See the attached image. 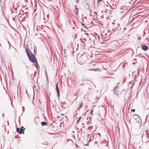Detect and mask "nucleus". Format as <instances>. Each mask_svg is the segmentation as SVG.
<instances>
[{"label":"nucleus","instance_id":"obj_1","mask_svg":"<svg viewBox=\"0 0 149 149\" xmlns=\"http://www.w3.org/2000/svg\"><path fill=\"white\" fill-rule=\"evenodd\" d=\"M26 51L27 56L29 61L33 63H35V66L37 70L38 71V69L40 67L35 56L29 50L28 48H26Z\"/></svg>","mask_w":149,"mask_h":149},{"label":"nucleus","instance_id":"obj_2","mask_svg":"<svg viewBox=\"0 0 149 149\" xmlns=\"http://www.w3.org/2000/svg\"><path fill=\"white\" fill-rule=\"evenodd\" d=\"M87 59V57L86 56L82 55L80 57L79 60L80 63H83L85 62Z\"/></svg>","mask_w":149,"mask_h":149},{"label":"nucleus","instance_id":"obj_3","mask_svg":"<svg viewBox=\"0 0 149 149\" xmlns=\"http://www.w3.org/2000/svg\"><path fill=\"white\" fill-rule=\"evenodd\" d=\"M133 118L135 120V121L138 123H141V121L140 116L137 114H135L133 116Z\"/></svg>","mask_w":149,"mask_h":149},{"label":"nucleus","instance_id":"obj_4","mask_svg":"<svg viewBox=\"0 0 149 149\" xmlns=\"http://www.w3.org/2000/svg\"><path fill=\"white\" fill-rule=\"evenodd\" d=\"M25 128H24V129H21V128H20V129H19V128H17V132L19 133V134H24V131L25 130Z\"/></svg>","mask_w":149,"mask_h":149},{"label":"nucleus","instance_id":"obj_5","mask_svg":"<svg viewBox=\"0 0 149 149\" xmlns=\"http://www.w3.org/2000/svg\"><path fill=\"white\" fill-rule=\"evenodd\" d=\"M141 48L143 50L145 51H146L148 49V46L146 45H141Z\"/></svg>","mask_w":149,"mask_h":149},{"label":"nucleus","instance_id":"obj_6","mask_svg":"<svg viewBox=\"0 0 149 149\" xmlns=\"http://www.w3.org/2000/svg\"><path fill=\"white\" fill-rule=\"evenodd\" d=\"M56 89L57 93V96L59 97V96L60 92L58 86V83L56 84Z\"/></svg>","mask_w":149,"mask_h":149},{"label":"nucleus","instance_id":"obj_7","mask_svg":"<svg viewBox=\"0 0 149 149\" xmlns=\"http://www.w3.org/2000/svg\"><path fill=\"white\" fill-rule=\"evenodd\" d=\"M78 8H75V10H74L75 13V14L76 15H77V14H78Z\"/></svg>","mask_w":149,"mask_h":149},{"label":"nucleus","instance_id":"obj_8","mask_svg":"<svg viewBox=\"0 0 149 149\" xmlns=\"http://www.w3.org/2000/svg\"><path fill=\"white\" fill-rule=\"evenodd\" d=\"M41 124L42 126H44V125H47V123L46 122H42L41 123Z\"/></svg>","mask_w":149,"mask_h":149},{"label":"nucleus","instance_id":"obj_9","mask_svg":"<svg viewBox=\"0 0 149 149\" xmlns=\"http://www.w3.org/2000/svg\"><path fill=\"white\" fill-rule=\"evenodd\" d=\"M83 105V103L82 102H81L79 105V106L78 107V108L79 109V108H81L82 107Z\"/></svg>","mask_w":149,"mask_h":149},{"label":"nucleus","instance_id":"obj_10","mask_svg":"<svg viewBox=\"0 0 149 149\" xmlns=\"http://www.w3.org/2000/svg\"><path fill=\"white\" fill-rule=\"evenodd\" d=\"M113 43L115 44L116 45L118 44V41L116 40H114L112 42Z\"/></svg>","mask_w":149,"mask_h":149},{"label":"nucleus","instance_id":"obj_11","mask_svg":"<svg viewBox=\"0 0 149 149\" xmlns=\"http://www.w3.org/2000/svg\"><path fill=\"white\" fill-rule=\"evenodd\" d=\"M118 88V86L117 85L114 88L113 91L114 93H116V89H117Z\"/></svg>","mask_w":149,"mask_h":149},{"label":"nucleus","instance_id":"obj_12","mask_svg":"<svg viewBox=\"0 0 149 149\" xmlns=\"http://www.w3.org/2000/svg\"><path fill=\"white\" fill-rule=\"evenodd\" d=\"M141 137L142 138H144V137H146V138L147 139H148V136L146 135V136H144L143 135L142 136H141Z\"/></svg>","mask_w":149,"mask_h":149},{"label":"nucleus","instance_id":"obj_13","mask_svg":"<svg viewBox=\"0 0 149 149\" xmlns=\"http://www.w3.org/2000/svg\"><path fill=\"white\" fill-rule=\"evenodd\" d=\"M36 47H34V54H36V52L35 51V49H36Z\"/></svg>","mask_w":149,"mask_h":149},{"label":"nucleus","instance_id":"obj_14","mask_svg":"<svg viewBox=\"0 0 149 149\" xmlns=\"http://www.w3.org/2000/svg\"><path fill=\"white\" fill-rule=\"evenodd\" d=\"M22 15L24 16V17H26L27 16V13H26L22 14Z\"/></svg>","mask_w":149,"mask_h":149},{"label":"nucleus","instance_id":"obj_15","mask_svg":"<svg viewBox=\"0 0 149 149\" xmlns=\"http://www.w3.org/2000/svg\"><path fill=\"white\" fill-rule=\"evenodd\" d=\"M88 70H91V71H95L97 70V69H88Z\"/></svg>","mask_w":149,"mask_h":149},{"label":"nucleus","instance_id":"obj_16","mask_svg":"<svg viewBox=\"0 0 149 149\" xmlns=\"http://www.w3.org/2000/svg\"><path fill=\"white\" fill-rule=\"evenodd\" d=\"M126 91L125 92V90L123 89V90L122 91H121V93H126Z\"/></svg>","mask_w":149,"mask_h":149},{"label":"nucleus","instance_id":"obj_17","mask_svg":"<svg viewBox=\"0 0 149 149\" xmlns=\"http://www.w3.org/2000/svg\"><path fill=\"white\" fill-rule=\"evenodd\" d=\"M114 93L116 95H117V96H119V94H118V93Z\"/></svg>","mask_w":149,"mask_h":149},{"label":"nucleus","instance_id":"obj_18","mask_svg":"<svg viewBox=\"0 0 149 149\" xmlns=\"http://www.w3.org/2000/svg\"><path fill=\"white\" fill-rule=\"evenodd\" d=\"M79 0H76V3H78L79 2Z\"/></svg>","mask_w":149,"mask_h":149},{"label":"nucleus","instance_id":"obj_19","mask_svg":"<svg viewBox=\"0 0 149 149\" xmlns=\"http://www.w3.org/2000/svg\"><path fill=\"white\" fill-rule=\"evenodd\" d=\"M103 0H97V3H99V2L100 1H102Z\"/></svg>","mask_w":149,"mask_h":149},{"label":"nucleus","instance_id":"obj_20","mask_svg":"<svg viewBox=\"0 0 149 149\" xmlns=\"http://www.w3.org/2000/svg\"><path fill=\"white\" fill-rule=\"evenodd\" d=\"M84 40L82 41L83 42H85V41L86 40L85 38H83Z\"/></svg>","mask_w":149,"mask_h":149},{"label":"nucleus","instance_id":"obj_21","mask_svg":"<svg viewBox=\"0 0 149 149\" xmlns=\"http://www.w3.org/2000/svg\"><path fill=\"white\" fill-rule=\"evenodd\" d=\"M135 111V109H133L131 110V111H133L134 112Z\"/></svg>","mask_w":149,"mask_h":149},{"label":"nucleus","instance_id":"obj_22","mask_svg":"<svg viewBox=\"0 0 149 149\" xmlns=\"http://www.w3.org/2000/svg\"><path fill=\"white\" fill-rule=\"evenodd\" d=\"M91 138H90L89 139V140L88 141V143L89 142H91Z\"/></svg>","mask_w":149,"mask_h":149},{"label":"nucleus","instance_id":"obj_23","mask_svg":"<svg viewBox=\"0 0 149 149\" xmlns=\"http://www.w3.org/2000/svg\"><path fill=\"white\" fill-rule=\"evenodd\" d=\"M93 110H92L91 111V114H92V115H93V113H92V112H93Z\"/></svg>","mask_w":149,"mask_h":149},{"label":"nucleus","instance_id":"obj_24","mask_svg":"<svg viewBox=\"0 0 149 149\" xmlns=\"http://www.w3.org/2000/svg\"><path fill=\"white\" fill-rule=\"evenodd\" d=\"M81 116L79 117V118L78 119V120H80L81 119Z\"/></svg>","mask_w":149,"mask_h":149},{"label":"nucleus","instance_id":"obj_25","mask_svg":"<svg viewBox=\"0 0 149 149\" xmlns=\"http://www.w3.org/2000/svg\"><path fill=\"white\" fill-rule=\"evenodd\" d=\"M118 91V90L117 89H116V93H117V92Z\"/></svg>","mask_w":149,"mask_h":149},{"label":"nucleus","instance_id":"obj_26","mask_svg":"<svg viewBox=\"0 0 149 149\" xmlns=\"http://www.w3.org/2000/svg\"><path fill=\"white\" fill-rule=\"evenodd\" d=\"M88 142L85 145V146H88Z\"/></svg>","mask_w":149,"mask_h":149},{"label":"nucleus","instance_id":"obj_27","mask_svg":"<svg viewBox=\"0 0 149 149\" xmlns=\"http://www.w3.org/2000/svg\"><path fill=\"white\" fill-rule=\"evenodd\" d=\"M2 64H5V62L4 61H2Z\"/></svg>","mask_w":149,"mask_h":149},{"label":"nucleus","instance_id":"obj_28","mask_svg":"<svg viewBox=\"0 0 149 149\" xmlns=\"http://www.w3.org/2000/svg\"><path fill=\"white\" fill-rule=\"evenodd\" d=\"M20 128H21V129H24V127H22Z\"/></svg>","mask_w":149,"mask_h":149},{"label":"nucleus","instance_id":"obj_29","mask_svg":"<svg viewBox=\"0 0 149 149\" xmlns=\"http://www.w3.org/2000/svg\"><path fill=\"white\" fill-rule=\"evenodd\" d=\"M133 85H132V86L130 87V88L132 89L133 88Z\"/></svg>","mask_w":149,"mask_h":149},{"label":"nucleus","instance_id":"obj_30","mask_svg":"<svg viewBox=\"0 0 149 149\" xmlns=\"http://www.w3.org/2000/svg\"><path fill=\"white\" fill-rule=\"evenodd\" d=\"M132 85H133H133H134V82H133V83H132Z\"/></svg>","mask_w":149,"mask_h":149},{"label":"nucleus","instance_id":"obj_31","mask_svg":"<svg viewBox=\"0 0 149 149\" xmlns=\"http://www.w3.org/2000/svg\"><path fill=\"white\" fill-rule=\"evenodd\" d=\"M79 121V120L78 119L77 121V123H78Z\"/></svg>","mask_w":149,"mask_h":149},{"label":"nucleus","instance_id":"obj_32","mask_svg":"<svg viewBox=\"0 0 149 149\" xmlns=\"http://www.w3.org/2000/svg\"><path fill=\"white\" fill-rule=\"evenodd\" d=\"M98 134L99 135V136H100V134L99 133H98Z\"/></svg>","mask_w":149,"mask_h":149},{"label":"nucleus","instance_id":"obj_33","mask_svg":"<svg viewBox=\"0 0 149 149\" xmlns=\"http://www.w3.org/2000/svg\"><path fill=\"white\" fill-rule=\"evenodd\" d=\"M22 108H23V109H25V107H22Z\"/></svg>","mask_w":149,"mask_h":149},{"label":"nucleus","instance_id":"obj_34","mask_svg":"<svg viewBox=\"0 0 149 149\" xmlns=\"http://www.w3.org/2000/svg\"><path fill=\"white\" fill-rule=\"evenodd\" d=\"M13 20H14V21H15V18H13Z\"/></svg>","mask_w":149,"mask_h":149},{"label":"nucleus","instance_id":"obj_35","mask_svg":"<svg viewBox=\"0 0 149 149\" xmlns=\"http://www.w3.org/2000/svg\"><path fill=\"white\" fill-rule=\"evenodd\" d=\"M7 123H8V125H9V122H8V121H7Z\"/></svg>","mask_w":149,"mask_h":149},{"label":"nucleus","instance_id":"obj_36","mask_svg":"<svg viewBox=\"0 0 149 149\" xmlns=\"http://www.w3.org/2000/svg\"><path fill=\"white\" fill-rule=\"evenodd\" d=\"M21 14V13H19V14H18V16H19V15H20Z\"/></svg>","mask_w":149,"mask_h":149},{"label":"nucleus","instance_id":"obj_37","mask_svg":"<svg viewBox=\"0 0 149 149\" xmlns=\"http://www.w3.org/2000/svg\"><path fill=\"white\" fill-rule=\"evenodd\" d=\"M78 147H79V146H78L77 145L76 148H77Z\"/></svg>","mask_w":149,"mask_h":149},{"label":"nucleus","instance_id":"obj_38","mask_svg":"<svg viewBox=\"0 0 149 149\" xmlns=\"http://www.w3.org/2000/svg\"><path fill=\"white\" fill-rule=\"evenodd\" d=\"M24 109H23L22 110V111H23V112H24Z\"/></svg>","mask_w":149,"mask_h":149},{"label":"nucleus","instance_id":"obj_39","mask_svg":"<svg viewBox=\"0 0 149 149\" xmlns=\"http://www.w3.org/2000/svg\"><path fill=\"white\" fill-rule=\"evenodd\" d=\"M2 116H3V117H4V114L3 113V114Z\"/></svg>","mask_w":149,"mask_h":149},{"label":"nucleus","instance_id":"obj_40","mask_svg":"<svg viewBox=\"0 0 149 149\" xmlns=\"http://www.w3.org/2000/svg\"><path fill=\"white\" fill-rule=\"evenodd\" d=\"M85 25L84 24H82V26H84Z\"/></svg>","mask_w":149,"mask_h":149},{"label":"nucleus","instance_id":"obj_41","mask_svg":"<svg viewBox=\"0 0 149 149\" xmlns=\"http://www.w3.org/2000/svg\"><path fill=\"white\" fill-rule=\"evenodd\" d=\"M119 84V83H118V84H117V86H118V84Z\"/></svg>","mask_w":149,"mask_h":149},{"label":"nucleus","instance_id":"obj_42","mask_svg":"<svg viewBox=\"0 0 149 149\" xmlns=\"http://www.w3.org/2000/svg\"><path fill=\"white\" fill-rule=\"evenodd\" d=\"M95 143L97 144V142H95Z\"/></svg>","mask_w":149,"mask_h":149},{"label":"nucleus","instance_id":"obj_43","mask_svg":"<svg viewBox=\"0 0 149 149\" xmlns=\"http://www.w3.org/2000/svg\"><path fill=\"white\" fill-rule=\"evenodd\" d=\"M21 17H22V16H20V18H21Z\"/></svg>","mask_w":149,"mask_h":149},{"label":"nucleus","instance_id":"obj_44","mask_svg":"<svg viewBox=\"0 0 149 149\" xmlns=\"http://www.w3.org/2000/svg\"><path fill=\"white\" fill-rule=\"evenodd\" d=\"M103 11H102V13H103Z\"/></svg>","mask_w":149,"mask_h":149},{"label":"nucleus","instance_id":"obj_45","mask_svg":"<svg viewBox=\"0 0 149 149\" xmlns=\"http://www.w3.org/2000/svg\"><path fill=\"white\" fill-rule=\"evenodd\" d=\"M84 124V123H82V125H83Z\"/></svg>","mask_w":149,"mask_h":149},{"label":"nucleus","instance_id":"obj_46","mask_svg":"<svg viewBox=\"0 0 149 149\" xmlns=\"http://www.w3.org/2000/svg\"><path fill=\"white\" fill-rule=\"evenodd\" d=\"M133 64H134V62H133Z\"/></svg>","mask_w":149,"mask_h":149},{"label":"nucleus","instance_id":"obj_47","mask_svg":"<svg viewBox=\"0 0 149 149\" xmlns=\"http://www.w3.org/2000/svg\"><path fill=\"white\" fill-rule=\"evenodd\" d=\"M120 40H118V41H120Z\"/></svg>","mask_w":149,"mask_h":149}]
</instances>
